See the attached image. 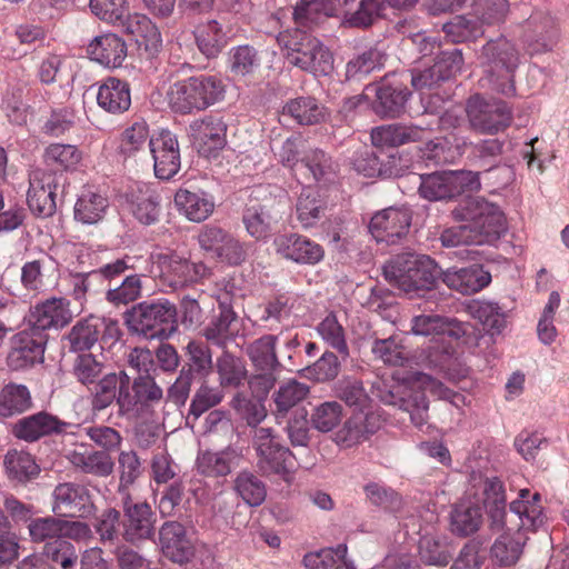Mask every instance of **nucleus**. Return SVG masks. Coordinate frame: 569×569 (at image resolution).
Returning <instances> with one entry per match:
<instances>
[{"mask_svg": "<svg viewBox=\"0 0 569 569\" xmlns=\"http://www.w3.org/2000/svg\"><path fill=\"white\" fill-rule=\"evenodd\" d=\"M274 246L279 254L297 263L315 264L323 258L320 244L297 233L278 236Z\"/></svg>", "mask_w": 569, "mask_h": 569, "instance_id": "obj_22", "label": "nucleus"}, {"mask_svg": "<svg viewBox=\"0 0 569 569\" xmlns=\"http://www.w3.org/2000/svg\"><path fill=\"white\" fill-rule=\"evenodd\" d=\"M127 34H130L139 48H143L150 54L159 51L162 46V38L157 26L144 14L130 13L122 18L117 26Z\"/></svg>", "mask_w": 569, "mask_h": 569, "instance_id": "obj_24", "label": "nucleus"}, {"mask_svg": "<svg viewBox=\"0 0 569 569\" xmlns=\"http://www.w3.org/2000/svg\"><path fill=\"white\" fill-rule=\"evenodd\" d=\"M72 313L64 299L53 298L38 305L29 316L30 330L42 332L50 328H62L70 322Z\"/></svg>", "mask_w": 569, "mask_h": 569, "instance_id": "obj_25", "label": "nucleus"}, {"mask_svg": "<svg viewBox=\"0 0 569 569\" xmlns=\"http://www.w3.org/2000/svg\"><path fill=\"white\" fill-rule=\"evenodd\" d=\"M522 545L519 533L508 529L495 540L490 555L500 566H512L522 553Z\"/></svg>", "mask_w": 569, "mask_h": 569, "instance_id": "obj_52", "label": "nucleus"}, {"mask_svg": "<svg viewBox=\"0 0 569 569\" xmlns=\"http://www.w3.org/2000/svg\"><path fill=\"white\" fill-rule=\"evenodd\" d=\"M385 279L410 297L431 290L438 278L437 263L430 257L403 252L383 266Z\"/></svg>", "mask_w": 569, "mask_h": 569, "instance_id": "obj_2", "label": "nucleus"}, {"mask_svg": "<svg viewBox=\"0 0 569 569\" xmlns=\"http://www.w3.org/2000/svg\"><path fill=\"white\" fill-rule=\"evenodd\" d=\"M47 335L23 330L17 333L11 342L7 363L12 370H22L43 360Z\"/></svg>", "mask_w": 569, "mask_h": 569, "instance_id": "obj_18", "label": "nucleus"}, {"mask_svg": "<svg viewBox=\"0 0 569 569\" xmlns=\"http://www.w3.org/2000/svg\"><path fill=\"white\" fill-rule=\"evenodd\" d=\"M409 96L402 86L383 82L376 90L372 109L380 118H398L403 113Z\"/></svg>", "mask_w": 569, "mask_h": 569, "instance_id": "obj_34", "label": "nucleus"}, {"mask_svg": "<svg viewBox=\"0 0 569 569\" xmlns=\"http://www.w3.org/2000/svg\"><path fill=\"white\" fill-rule=\"evenodd\" d=\"M287 49L288 62L303 71L311 72L316 77L329 76L333 71L332 53L315 37L302 34L292 47Z\"/></svg>", "mask_w": 569, "mask_h": 569, "instance_id": "obj_12", "label": "nucleus"}, {"mask_svg": "<svg viewBox=\"0 0 569 569\" xmlns=\"http://www.w3.org/2000/svg\"><path fill=\"white\" fill-rule=\"evenodd\" d=\"M32 407V398L23 385L9 383L0 391V416L20 415Z\"/></svg>", "mask_w": 569, "mask_h": 569, "instance_id": "obj_50", "label": "nucleus"}, {"mask_svg": "<svg viewBox=\"0 0 569 569\" xmlns=\"http://www.w3.org/2000/svg\"><path fill=\"white\" fill-rule=\"evenodd\" d=\"M441 279L449 288L462 295H471L487 287L491 276L482 267L471 266L460 269L450 268L442 272Z\"/></svg>", "mask_w": 569, "mask_h": 569, "instance_id": "obj_30", "label": "nucleus"}, {"mask_svg": "<svg viewBox=\"0 0 569 569\" xmlns=\"http://www.w3.org/2000/svg\"><path fill=\"white\" fill-rule=\"evenodd\" d=\"M124 320L131 332L164 340L177 330V307L166 298L146 300L127 310Z\"/></svg>", "mask_w": 569, "mask_h": 569, "instance_id": "obj_5", "label": "nucleus"}, {"mask_svg": "<svg viewBox=\"0 0 569 569\" xmlns=\"http://www.w3.org/2000/svg\"><path fill=\"white\" fill-rule=\"evenodd\" d=\"M109 203L103 196L84 191L74 204V219L83 224H96L102 220Z\"/></svg>", "mask_w": 569, "mask_h": 569, "instance_id": "obj_47", "label": "nucleus"}, {"mask_svg": "<svg viewBox=\"0 0 569 569\" xmlns=\"http://www.w3.org/2000/svg\"><path fill=\"white\" fill-rule=\"evenodd\" d=\"M69 426V422L60 420L48 411H39L19 419L11 431L20 440L34 442L43 437L62 433Z\"/></svg>", "mask_w": 569, "mask_h": 569, "instance_id": "obj_20", "label": "nucleus"}, {"mask_svg": "<svg viewBox=\"0 0 569 569\" xmlns=\"http://www.w3.org/2000/svg\"><path fill=\"white\" fill-rule=\"evenodd\" d=\"M380 400L409 413L411 422L421 428L428 421L429 402L419 387L408 383H395L389 389L380 390Z\"/></svg>", "mask_w": 569, "mask_h": 569, "instance_id": "obj_13", "label": "nucleus"}, {"mask_svg": "<svg viewBox=\"0 0 569 569\" xmlns=\"http://www.w3.org/2000/svg\"><path fill=\"white\" fill-rule=\"evenodd\" d=\"M142 274L127 276L119 286L107 290L106 300L116 307L138 300L142 292Z\"/></svg>", "mask_w": 569, "mask_h": 569, "instance_id": "obj_60", "label": "nucleus"}, {"mask_svg": "<svg viewBox=\"0 0 569 569\" xmlns=\"http://www.w3.org/2000/svg\"><path fill=\"white\" fill-rule=\"evenodd\" d=\"M132 392L123 383L119 386L117 405L119 415L130 419H137L160 403L163 398L162 388L151 375L137 377L131 386Z\"/></svg>", "mask_w": 569, "mask_h": 569, "instance_id": "obj_9", "label": "nucleus"}, {"mask_svg": "<svg viewBox=\"0 0 569 569\" xmlns=\"http://www.w3.org/2000/svg\"><path fill=\"white\" fill-rule=\"evenodd\" d=\"M174 203L179 212L193 222L207 220L214 210L213 197L201 190L179 189L174 196Z\"/></svg>", "mask_w": 569, "mask_h": 569, "instance_id": "obj_33", "label": "nucleus"}, {"mask_svg": "<svg viewBox=\"0 0 569 569\" xmlns=\"http://www.w3.org/2000/svg\"><path fill=\"white\" fill-rule=\"evenodd\" d=\"M483 522L482 508L478 503L460 502L450 512L451 531L459 537L477 532Z\"/></svg>", "mask_w": 569, "mask_h": 569, "instance_id": "obj_41", "label": "nucleus"}, {"mask_svg": "<svg viewBox=\"0 0 569 569\" xmlns=\"http://www.w3.org/2000/svg\"><path fill=\"white\" fill-rule=\"evenodd\" d=\"M159 542L164 557L173 562H188L194 555L193 542L178 521H166L160 527Z\"/></svg>", "mask_w": 569, "mask_h": 569, "instance_id": "obj_21", "label": "nucleus"}, {"mask_svg": "<svg viewBox=\"0 0 569 569\" xmlns=\"http://www.w3.org/2000/svg\"><path fill=\"white\" fill-rule=\"evenodd\" d=\"M297 217L303 228L313 227L322 217L325 202L315 188H303L297 201Z\"/></svg>", "mask_w": 569, "mask_h": 569, "instance_id": "obj_54", "label": "nucleus"}, {"mask_svg": "<svg viewBox=\"0 0 569 569\" xmlns=\"http://www.w3.org/2000/svg\"><path fill=\"white\" fill-rule=\"evenodd\" d=\"M43 159L48 167L63 174L62 171L77 168L82 159V154L76 146L52 143L46 148Z\"/></svg>", "mask_w": 569, "mask_h": 569, "instance_id": "obj_53", "label": "nucleus"}, {"mask_svg": "<svg viewBox=\"0 0 569 569\" xmlns=\"http://www.w3.org/2000/svg\"><path fill=\"white\" fill-rule=\"evenodd\" d=\"M237 313L226 303H220L219 313L202 328L201 336L207 342L224 349L238 335Z\"/></svg>", "mask_w": 569, "mask_h": 569, "instance_id": "obj_28", "label": "nucleus"}, {"mask_svg": "<svg viewBox=\"0 0 569 569\" xmlns=\"http://www.w3.org/2000/svg\"><path fill=\"white\" fill-rule=\"evenodd\" d=\"M442 31L453 43L473 40L483 33L479 21L467 16L453 17L450 21L442 24Z\"/></svg>", "mask_w": 569, "mask_h": 569, "instance_id": "obj_58", "label": "nucleus"}, {"mask_svg": "<svg viewBox=\"0 0 569 569\" xmlns=\"http://www.w3.org/2000/svg\"><path fill=\"white\" fill-rule=\"evenodd\" d=\"M284 196L266 194L263 188L253 191L242 214L248 234L257 240L268 238L286 208Z\"/></svg>", "mask_w": 569, "mask_h": 569, "instance_id": "obj_7", "label": "nucleus"}, {"mask_svg": "<svg viewBox=\"0 0 569 569\" xmlns=\"http://www.w3.org/2000/svg\"><path fill=\"white\" fill-rule=\"evenodd\" d=\"M382 53L377 49H369L352 59L346 64L347 80H361L373 70L382 66Z\"/></svg>", "mask_w": 569, "mask_h": 569, "instance_id": "obj_61", "label": "nucleus"}, {"mask_svg": "<svg viewBox=\"0 0 569 569\" xmlns=\"http://www.w3.org/2000/svg\"><path fill=\"white\" fill-rule=\"evenodd\" d=\"M540 495H531L529 489L520 490V499L510 503V510L520 520L519 528L533 529L542 522Z\"/></svg>", "mask_w": 569, "mask_h": 569, "instance_id": "obj_45", "label": "nucleus"}, {"mask_svg": "<svg viewBox=\"0 0 569 569\" xmlns=\"http://www.w3.org/2000/svg\"><path fill=\"white\" fill-rule=\"evenodd\" d=\"M226 123L214 116L197 119L189 126V134L192 142L203 153L222 149L226 144Z\"/></svg>", "mask_w": 569, "mask_h": 569, "instance_id": "obj_26", "label": "nucleus"}, {"mask_svg": "<svg viewBox=\"0 0 569 569\" xmlns=\"http://www.w3.org/2000/svg\"><path fill=\"white\" fill-rule=\"evenodd\" d=\"M411 331L416 336L445 337L458 340L466 335L465 326L456 319L445 318L439 315H420L411 320Z\"/></svg>", "mask_w": 569, "mask_h": 569, "instance_id": "obj_29", "label": "nucleus"}, {"mask_svg": "<svg viewBox=\"0 0 569 569\" xmlns=\"http://www.w3.org/2000/svg\"><path fill=\"white\" fill-rule=\"evenodd\" d=\"M123 521L122 538L136 545L154 536L156 515L147 502H133L130 495L121 497Z\"/></svg>", "mask_w": 569, "mask_h": 569, "instance_id": "obj_15", "label": "nucleus"}, {"mask_svg": "<svg viewBox=\"0 0 569 569\" xmlns=\"http://www.w3.org/2000/svg\"><path fill=\"white\" fill-rule=\"evenodd\" d=\"M290 457H292V452L286 446L267 450L257 455V467L263 476L278 475L286 478L289 473L287 462Z\"/></svg>", "mask_w": 569, "mask_h": 569, "instance_id": "obj_59", "label": "nucleus"}, {"mask_svg": "<svg viewBox=\"0 0 569 569\" xmlns=\"http://www.w3.org/2000/svg\"><path fill=\"white\" fill-rule=\"evenodd\" d=\"M97 102L101 109L109 113H123L131 104L129 83L117 78L106 79L99 87Z\"/></svg>", "mask_w": 569, "mask_h": 569, "instance_id": "obj_35", "label": "nucleus"}, {"mask_svg": "<svg viewBox=\"0 0 569 569\" xmlns=\"http://www.w3.org/2000/svg\"><path fill=\"white\" fill-rule=\"evenodd\" d=\"M377 429V419L373 415L357 412L336 432L335 440L340 446L352 447L367 440Z\"/></svg>", "mask_w": 569, "mask_h": 569, "instance_id": "obj_36", "label": "nucleus"}, {"mask_svg": "<svg viewBox=\"0 0 569 569\" xmlns=\"http://www.w3.org/2000/svg\"><path fill=\"white\" fill-rule=\"evenodd\" d=\"M92 60L108 68H118L127 57L124 41L114 33L96 37L88 46Z\"/></svg>", "mask_w": 569, "mask_h": 569, "instance_id": "obj_32", "label": "nucleus"}, {"mask_svg": "<svg viewBox=\"0 0 569 569\" xmlns=\"http://www.w3.org/2000/svg\"><path fill=\"white\" fill-rule=\"evenodd\" d=\"M52 511L58 516L86 519L96 512L92 496L83 485L59 483L52 492Z\"/></svg>", "mask_w": 569, "mask_h": 569, "instance_id": "obj_14", "label": "nucleus"}, {"mask_svg": "<svg viewBox=\"0 0 569 569\" xmlns=\"http://www.w3.org/2000/svg\"><path fill=\"white\" fill-rule=\"evenodd\" d=\"M466 113L470 129L479 134H497L505 131L512 121L511 109L505 101L485 99L480 94L467 100Z\"/></svg>", "mask_w": 569, "mask_h": 569, "instance_id": "obj_8", "label": "nucleus"}, {"mask_svg": "<svg viewBox=\"0 0 569 569\" xmlns=\"http://www.w3.org/2000/svg\"><path fill=\"white\" fill-rule=\"evenodd\" d=\"M233 489L251 507L260 506L267 497L266 485L249 470H242L237 475Z\"/></svg>", "mask_w": 569, "mask_h": 569, "instance_id": "obj_51", "label": "nucleus"}, {"mask_svg": "<svg viewBox=\"0 0 569 569\" xmlns=\"http://www.w3.org/2000/svg\"><path fill=\"white\" fill-rule=\"evenodd\" d=\"M200 248L219 262L239 266L247 258V247L238 237L216 224H207L198 234Z\"/></svg>", "mask_w": 569, "mask_h": 569, "instance_id": "obj_11", "label": "nucleus"}, {"mask_svg": "<svg viewBox=\"0 0 569 569\" xmlns=\"http://www.w3.org/2000/svg\"><path fill=\"white\" fill-rule=\"evenodd\" d=\"M27 202L39 217H51L57 210V197L64 193L66 177L58 172L34 170L29 178Z\"/></svg>", "mask_w": 569, "mask_h": 569, "instance_id": "obj_10", "label": "nucleus"}, {"mask_svg": "<svg viewBox=\"0 0 569 569\" xmlns=\"http://www.w3.org/2000/svg\"><path fill=\"white\" fill-rule=\"evenodd\" d=\"M278 336L266 333L246 347V353L256 370H280L282 368L277 355Z\"/></svg>", "mask_w": 569, "mask_h": 569, "instance_id": "obj_37", "label": "nucleus"}, {"mask_svg": "<svg viewBox=\"0 0 569 569\" xmlns=\"http://www.w3.org/2000/svg\"><path fill=\"white\" fill-rule=\"evenodd\" d=\"M144 262L151 263L150 269L144 271L172 290L198 282L210 274V269L203 262H192L174 251L153 253Z\"/></svg>", "mask_w": 569, "mask_h": 569, "instance_id": "obj_6", "label": "nucleus"}, {"mask_svg": "<svg viewBox=\"0 0 569 569\" xmlns=\"http://www.w3.org/2000/svg\"><path fill=\"white\" fill-rule=\"evenodd\" d=\"M410 224L408 209L389 207L371 218L369 229L377 241L393 244L408 234Z\"/></svg>", "mask_w": 569, "mask_h": 569, "instance_id": "obj_17", "label": "nucleus"}, {"mask_svg": "<svg viewBox=\"0 0 569 569\" xmlns=\"http://www.w3.org/2000/svg\"><path fill=\"white\" fill-rule=\"evenodd\" d=\"M106 319L89 317L78 321L66 337L69 350L82 353L90 350L99 340Z\"/></svg>", "mask_w": 569, "mask_h": 569, "instance_id": "obj_39", "label": "nucleus"}, {"mask_svg": "<svg viewBox=\"0 0 569 569\" xmlns=\"http://www.w3.org/2000/svg\"><path fill=\"white\" fill-rule=\"evenodd\" d=\"M242 460V450L228 446L220 451L204 450L200 451L196 459V469L198 473L219 478L226 477L233 468H237Z\"/></svg>", "mask_w": 569, "mask_h": 569, "instance_id": "obj_23", "label": "nucleus"}, {"mask_svg": "<svg viewBox=\"0 0 569 569\" xmlns=\"http://www.w3.org/2000/svg\"><path fill=\"white\" fill-rule=\"evenodd\" d=\"M3 466L7 477L19 483L32 480L40 472L39 466L30 453L16 449L7 452Z\"/></svg>", "mask_w": 569, "mask_h": 569, "instance_id": "obj_42", "label": "nucleus"}, {"mask_svg": "<svg viewBox=\"0 0 569 569\" xmlns=\"http://www.w3.org/2000/svg\"><path fill=\"white\" fill-rule=\"evenodd\" d=\"M68 461L83 473L99 478L109 477L113 472L114 462L109 452L90 450L84 446L67 453Z\"/></svg>", "mask_w": 569, "mask_h": 569, "instance_id": "obj_31", "label": "nucleus"}, {"mask_svg": "<svg viewBox=\"0 0 569 569\" xmlns=\"http://www.w3.org/2000/svg\"><path fill=\"white\" fill-rule=\"evenodd\" d=\"M282 114L291 117L299 124L311 126L325 120L326 109L312 97H299L284 104Z\"/></svg>", "mask_w": 569, "mask_h": 569, "instance_id": "obj_43", "label": "nucleus"}, {"mask_svg": "<svg viewBox=\"0 0 569 569\" xmlns=\"http://www.w3.org/2000/svg\"><path fill=\"white\" fill-rule=\"evenodd\" d=\"M213 368L218 373L221 388H238L247 377L243 360L228 350H223L217 358Z\"/></svg>", "mask_w": 569, "mask_h": 569, "instance_id": "obj_44", "label": "nucleus"}, {"mask_svg": "<svg viewBox=\"0 0 569 569\" xmlns=\"http://www.w3.org/2000/svg\"><path fill=\"white\" fill-rule=\"evenodd\" d=\"M309 387L297 380H288L273 392L272 399L276 406V417L283 418L287 413L303 401L309 395Z\"/></svg>", "mask_w": 569, "mask_h": 569, "instance_id": "obj_48", "label": "nucleus"}, {"mask_svg": "<svg viewBox=\"0 0 569 569\" xmlns=\"http://www.w3.org/2000/svg\"><path fill=\"white\" fill-rule=\"evenodd\" d=\"M194 37L198 49L207 58L217 57L228 43V31L218 20L200 23Z\"/></svg>", "mask_w": 569, "mask_h": 569, "instance_id": "obj_40", "label": "nucleus"}, {"mask_svg": "<svg viewBox=\"0 0 569 569\" xmlns=\"http://www.w3.org/2000/svg\"><path fill=\"white\" fill-rule=\"evenodd\" d=\"M103 369L104 363L92 353H78L72 362V375L83 386L96 383Z\"/></svg>", "mask_w": 569, "mask_h": 569, "instance_id": "obj_62", "label": "nucleus"}, {"mask_svg": "<svg viewBox=\"0 0 569 569\" xmlns=\"http://www.w3.org/2000/svg\"><path fill=\"white\" fill-rule=\"evenodd\" d=\"M133 216L143 224H152L159 217V196L144 186L138 189V193L131 202Z\"/></svg>", "mask_w": 569, "mask_h": 569, "instance_id": "obj_56", "label": "nucleus"}, {"mask_svg": "<svg viewBox=\"0 0 569 569\" xmlns=\"http://www.w3.org/2000/svg\"><path fill=\"white\" fill-rule=\"evenodd\" d=\"M121 513L116 508H106L93 519L92 527L102 545H114L121 531Z\"/></svg>", "mask_w": 569, "mask_h": 569, "instance_id": "obj_55", "label": "nucleus"}, {"mask_svg": "<svg viewBox=\"0 0 569 569\" xmlns=\"http://www.w3.org/2000/svg\"><path fill=\"white\" fill-rule=\"evenodd\" d=\"M453 220L466 222L441 231L442 247L491 244L507 230L503 212L482 197H468L451 211Z\"/></svg>", "mask_w": 569, "mask_h": 569, "instance_id": "obj_1", "label": "nucleus"}, {"mask_svg": "<svg viewBox=\"0 0 569 569\" xmlns=\"http://www.w3.org/2000/svg\"><path fill=\"white\" fill-rule=\"evenodd\" d=\"M417 2L418 0H356V7L352 6L341 27L368 29L383 16L387 8L408 9Z\"/></svg>", "mask_w": 569, "mask_h": 569, "instance_id": "obj_19", "label": "nucleus"}, {"mask_svg": "<svg viewBox=\"0 0 569 569\" xmlns=\"http://www.w3.org/2000/svg\"><path fill=\"white\" fill-rule=\"evenodd\" d=\"M489 529L493 532L506 531V496L500 480L487 479L483 489Z\"/></svg>", "mask_w": 569, "mask_h": 569, "instance_id": "obj_38", "label": "nucleus"}, {"mask_svg": "<svg viewBox=\"0 0 569 569\" xmlns=\"http://www.w3.org/2000/svg\"><path fill=\"white\" fill-rule=\"evenodd\" d=\"M505 142L499 139H482L472 146L468 160L471 166L483 169L486 172L496 169L503 177L507 184L513 177L512 169L508 166L500 167V156L503 152Z\"/></svg>", "mask_w": 569, "mask_h": 569, "instance_id": "obj_27", "label": "nucleus"}, {"mask_svg": "<svg viewBox=\"0 0 569 569\" xmlns=\"http://www.w3.org/2000/svg\"><path fill=\"white\" fill-rule=\"evenodd\" d=\"M478 59L483 70L481 81L505 96L515 93V72L520 64V52L511 41L505 37L489 40Z\"/></svg>", "mask_w": 569, "mask_h": 569, "instance_id": "obj_3", "label": "nucleus"}, {"mask_svg": "<svg viewBox=\"0 0 569 569\" xmlns=\"http://www.w3.org/2000/svg\"><path fill=\"white\" fill-rule=\"evenodd\" d=\"M486 560L483 541L479 538L468 540L460 549L450 569H481Z\"/></svg>", "mask_w": 569, "mask_h": 569, "instance_id": "obj_64", "label": "nucleus"}, {"mask_svg": "<svg viewBox=\"0 0 569 569\" xmlns=\"http://www.w3.org/2000/svg\"><path fill=\"white\" fill-rule=\"evenodd\" d=\"M149 150L153 159L154 176L169 180L180 169V149L177 137L168 130L161 131L149 140Z\"/></svg>", "mask_w": 569, "mask_h": 569, "instance_id": "obj_16", "label": "nucleus"}, {"mask_svg": "<svg viewBox=\"0 0 569 569\" xmlns=\"http://www.w3.org/2000/svg\"><path fill=\"white\" fill-rule=\"evenodd\" d=\"M419 194L429 201H439L455 197L449 171H438L419 176Z\"/></svg>", "mask_w": 569, "mask_h": 569, "instance_id": "obj_49", "label": "nucleus"}, {"mask_svg": "<svg viewBox=\"0 0 569 569\" xmlns=\"http://www.w3.org/2000/svg\"><path fill=\"white\" fill-rule=\"evenodd\" d=\"M186 355L190 373H197L203 378L210 376L213 371L212 351L207 342L201 340H190L186 346Z\"/></svg>", "mask_w": 569, "mask_h": 569, "instance_id": "obj_57", "label": "nucleus"}, {"mask_svg": "<svg viewBox=\"0 0 569 569\" xmlns=\"http://www.w3.org/2000/svg\"><path fill=\"white\" fill-rule=\"evenodd\" d=\"M303 565L307 569H356L353 562L347 559L346 545L307 553Z\"/></svg>", "mask_w": 569, "mask_h": 569, "instance_id": "obj_46", "label": "nucleus"}, {"mask_svg": "<svg viewBox=\"0 0 569 569\" xmlns=\"http://www.w3.org/2000/svg\"><path fill=\"white\" fill-rule=\"evenodd\" d=\"M342 419V406L337 401H326L317 406L310 417L311 426L320 432L333 430Z\"/></svg>", "mask_w": 569, "mask_h": 569, "instance_id": "obj_63", "label": "nucleus"}, {"mask_svg": "<svg viewBox=\"0 0 569 569\" xmlns=\"http://www.w3.org/2000/svg\"><path fill=\"white\" fill-rule=\"evenodd\" d=\"M224 93L226 87L220 78L200 74L176 81L169 87L167 99L174 112L190 114L221 101Z\"/></svg>", "mask_w": 569, "mask_h": 569, "instance_id": "obj_4", "label": "nucleus"}]
</instances>
